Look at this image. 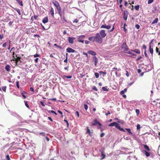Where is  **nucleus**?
Listing matches in <instances>:
<instances>
[{
    "instance_id": "nucleus-1",
    "label": "nucleus",
    "mask_w": 160,
    "mask_h": 160,
    "mask_svg": "<svg viewBox=\"0 0 160 160\" xmlns=\"http://www.w3.org/2000/svg\"><path fill=\"white\" fill-rule=\"evenodd\" d=\"M149 117L152 118V119H151L152 121L153 120L155 122L157 121L160 119V114L159 113H155L150 116Z\"/></svg>"
},
{
    "instance_id": "nucleus-2",
    "label": "nucleus",
    "mask_w": 160,
    "mask_h": 160,
    "mask_svg": "<svg viewBox=\"0 0 160 160\" xmlns=\"http://www.w3.org/2000/svg\"><path fill=\"white\" fill-rule=\"evenodd\" d=\"M108 126L109 127H113L115 126L119 130L123 132H125V130L123 128H121L119 124L117 123L116 122H114L111 123L108 125Z\"/></svg>"
},
{
    "instance_id": "nucleus-3",
    "label": "nucleus",
    "mask_w": 160,
    "mask_h": 160,
    "mask_svg": "<svg viewBox=\"0 0 160 160\" xmlns=\"http://www.w3.org/2000/svg\"><path fill=\"white\" fill-rule=\"evenodd\" d=\"M91 125L92 126L98 125V128L100 129L101 128L102 124L100 122H98L97 119H95L93 121V122L91 123Z\"/></svg>"
},
{
    "instance_id": "nucleus-4",
    "label": "nucleus",
    "mask_w": 160,
    "mask_h": 160,
    "mask_svg": "<svg viewBox=\"0 0 160 160\" xmlns=\"http://www.w3.org/2000/svg\"><path fill=\"white\" fill-rule=\"evenodd\" d=\"M9 111L10 112L11 115L17 118L20 121H22V118L19 114L16 113V112L11 111L9 110Z\"/></svg>"
},
{
    "instance_id": "nucleus-5",
    "label": "nucleus",
    "mask_w": 160,
    "mask_h": 160,
    "mask_svg": "<svg viewBox=\"0 0 160 160\" xmlns=\"http://www.w3.org/2000/svg\"><path fill=\"white\" fill-rule=\"evenodd\" d=\"M96 40V42L101 43L102 41V38L100 36V34L99 33H96L95 36H94Z\"/></svg>"
},
{
    "instance_id": "nucleus-6",
    "label": "nucleus",
    "mask_w": 160,
    "mask_h": 160,
    "mask_svg": "<svg viewBox=\"0 0 160 160\" xmlns=\"http://www.w3.org/2000/svg\"><path fill=\"white\" fill-rule=\"evenodd\" d=\"M121 48L124 51V53L126 52V51H128L129 49L128 46L127 45L126 42H123L121 46Z\"/></svg>"
},
{
    "instance_id": "nucleus-7",
    "label": "nucleus",
    "mask_w": 160,
    "mask_h": 160,
    "mask_svg": "<svg viewBox=\"0 0 160 160\" xmlns=\"http://www.w3.org/2000/svg\"><path fill=\"white\" fill-rule=\"evenodd\" d=\"M85 38V36L84 35H82L79 36L78 38V41L79 42L84 43V40H83Z\"/></svg>"
},
{
    "instance_id": "nucleus-8",
    "label": "nucleus",
    "mask_w": 160,
    "mask_h": 160,
    "mask_svg": "<svg viewBox=\"0 0 160 160\" xmlns=\"http://www.w3.org/2000/svg\"><path fill=\"white\" fill-rule=\"evenodd\" d=\"M52 3L56 7L57 10L61 8V7L60 6L58 2L56 0H54L52 2Z\"/></svg>"
},
{
    "instance_id": "nucleus-9",
    "label": "nucleus",
    "mask_w": 160,
    "mask_h": 160,
    "mask_svg": "<svg viewBox=\"0 0 160 160\" xmlns=\"http://www.w3.org/2000/svg\"><path fill=\"white\" fill-rule=\"evenodd\" d=\"M99 34L102 38L105 37L107 35L105 32V30H102L100 32Z\"/></svg>"
},
{
    "instance_id": "nucleus-10",
    "label": "nucleus",
    "mask_w": 160,
    "mask_h": 160,
    "mask_svg": "<svg viewBox=\"0 0 160 160\" xmlns=\"http://www.w3.org/2000/svg\"><path fill=\"white\" fill-rule=\"evenodd\" d=\"M92 61L94 63L95 66H97V63L98 62V59L96 56H93L92 58Z\"/></svg>"
},
{
    "instance_id": "nucleus-11",
    "label": "nucleus",
    "mask_w": 160,
    "mask_h": 160,
    "mask_svg": "<svg viewBox=\"0 0 160 160\" xmlns=\"http://www.w3.org/2000/svg\"><path fill=\"white\" fill-rule=\"evenodd\" d=\"M111 26L110 25H107L106 24H104V25H102L101 26L100 28H106L107 29H110V28H111Z\"/></svg>"
},
{
    "instance_id": "nucleus-12",
    "label": "nucleus",
    "mask_w": 160,
    "mask_h": 160,
    "mask_svg": "<svg viewBox=\"0 0 160 160\" xmlns=\"http://www.w3.org/2000/svg\"><path fill=\"white\" fill-rule=\"evenodd\" d=\"M99 151L100 152L101 156L102 157V158L101 159V160H102L105 158V155L104 154L105 152L103 150V149H100L99 150Z\"/></svg>"
},
{
    "instance_id": "nucleus-13",
    "label": "nucleus",
    "mask_w": 160,
    "mask_h": 160,
    "mask_svg": "<svg viewBox=\"0 0 160 160\" xmlns=\"http://www.w3.org/2000/svg\"><path fill=\"white\" fill-rule=\"evenodd\" d=\"M128 12L127 11L124 10L123 12V18L125 20H126L127 19Z\"/></svg>"
},
{
    "instance_id": "nucleus-14",
    "label": "nucleus",
    "mask_w": 160,
    "mask_h": 160,
    "mask_svg": "<svg viewBox=\"0 0 160 160\" xmlns=\"http://www.w3.org/2000/svg\"><path fill=\"white\" fill-rule=\"evenodd\" d=\"M66 51L68 53H73L76 52V51L70 48H68L66 49Z\"/></svg>"
},
{
    "instance_id": "nucleus-15",
    "label": "nucleus",
    "mask_w": 160,
    "mask_h": 160,
    "mask_svg": "<svg viewBox=\"0 0 160 160\" xmlns=\"http://www.w3.org/2000/svg\"><path fill=\"white\" fill-rule=\"evenodd\" d=\"M75 39V38L74 37H68V41H69V43L70 44H72L73 43V41Z\"/></svg>"
},
{
    "instance_id": "nucleus-16",
    "label": "nucleus",
    "mask_w": 160,
    "mask_h": 160,
    "mask_svg": "<svg viewBox=\"0 0 160 160\" xmlns=\"http://www.w3.org/2000/svg\"><path fill=\"white\" fill-rule=\"evenodd\" d=\"M88 53L91 55L95 56L96 55V52L92 50H89L88 52Z\"/></svg>"
},
{
    "instance_id": "nucleus-17",
    "label": "nucleus",
    "mask_w": 160,
    "mask_h": 160,
    "mask_svg": "<svg viewBox=\"0 0 160 160\" xmlns=\"http://www.w3.org/2000/svg\"><path fill=\"white\" fill-rule=\"evenodd\" d=\"M48 18L47 17H46L44 18L42 20V22L44 24L48 22Z\"/></svg>"
},
{
    "instance_id": "nucleus-18",
    "label": "nucleus",
    "mask_w": 160,
    "mask_h": 160,
    "mask_svg": "<svg viewBox=\"0 0 160 160\" xmlns=\"http://www.w3.org/2000/svg\"><path fill=\"white\" fill-rule=\"evenodd\" d=\"M88 39L89 41L92 42H94L95 41H96V40L94 36L90 37L88 38Z\"/></svg>"
},
{
    "instance_id": "nucleus-19",
    "label": "nucleus",
    "mask_w": 160,
    "mask_h": 160,
    "mask_svg": "<svg viewBox=\"0 0 160 160\" xmlns=\"http://www.w3.org/2000/svg\"><path fill=\"white\" fill-rule=\"evenodd\" d=\"M131 51L133 52H135L138 54H140L141 53L139 49H135L133 50L131 49Z\"/></svg>"
},
{
    "instance_id": "nucleus-20",
    "label": "nucleus",
    "mask_w": 160,
    "mask_h": 160,
    "mask_svg": "<svg viewBox=\"0 0 160 160\" xmlns=\"http://www.w3.org/2000/svg\"><path fill=\"white\" fill-rule=\"evenodd\" d=\"M50 13L52 17H54V9L52 7H51L50 10Z\"/></svg>"
},
{
    "instance_id": "nucleus-21",
    "label": "nucleus",
    "mask_w": 160,
    "mask_h": 160,
    "mask_svg": "<svg viewBox=\"0 0 160 160\" xmlns=\"http://www.w3.org/2000/svg\"><path fill=\"white\" fill-rule=\"evenodd\" d=\"M10 66L9 65H7L5 67V70L8 72H9L10 71Z\"/></svg>"
},
{
    "instance_id": "nucleus-22",
    "label": "nucleus",
    "mask_w": 160,
    "mask_h": 160,
    "mask_svg": "<svg viewBox=\"0 0 160 160\" xmlns=\"http://www.w3.org/2000/svg\"><path fill=\"white\" fill-rule=\"evenodd\" d=\"M143 152H144L145 154V155L146 156H147V157H149L150 155V154H151L150 152H147L146 150H144Z\"/></svg>"
},
{
    "instance_id": "nucleus-23",
    "label": "nucleus",
    "mask_w": 160,
    "mask_h": 160,
    "mask_svg": "<svg viewBox=\"0 0 160 160\" xmlns=\"http://www.w3.org/2000/svg\"><path fill=\"white\" fill-rule=\"evenodd\" d=\"M143 147L146 150H147L148 151H150V149L149 148V147L146 144H144L143 145Z\"/></svg>"
},
{
    "instance_id": "nucleus-24",
    "label": "nucleus",
    "mask_w": 160,
    "mask_h": 160,
    "mask_svg": "<svg viewBox=\"0 0 160 160\" xmlns=\"http://www.w3.org/2000/svg\"><path fill=\"white\" fill-rule=\"evenodd\" d=\"M17 2L21 6H23V3L22 1L20 0H16Z\"/></svg>"
},
{
    "instance_id": "nucleus-25",
    "label": "nucleus",
    "mask_w": 160,
    "mask_h": 160,
    "mask_svg": "<svg viewBox=\"0 0 160 160\" xmlns=\"http://www.w3.org/2000/svg\"><path fill=\"white\" fill-rule=\"evenodd\" d=\"M47 112L49 113H54V114L56 115H57V113L55 112L54 111H53V110H47Z\"/></svg>"
},
{
    "instance_id": "nucleus-26",
    "label": "nucleus",
    "mask_w": 160,
    "mask_h": 160,
    "mask_svg": "<svg viewBox=\"0 0 160 160\" xmlns=\"http://www.w3.org/2000/svg\"><path fill=\"white\" fill-rule=\"evenodd\" d=\"M149 50L150 52L152 54L153 53V49L151 47V45H149Z\"/></svg>"
},
{
    "instance_id": "nucleus-27",
    "label": "nucleus",
    "mask_w": 160,
    "mask_h": 160,
    "mask_svg": "<svg viewBox=\"0 0 160 160\" xmlns=\"http://www.w3.org/2000/svg\"><path fill=\"white\" fill-rule=\"evenodd\" d=\"M125 129L128 132L129 134H131L132 135V133L131 132V130L130 129L126 128Z\"/></svg>"
},
{
    "instance_id": "nucleus-28",
    "label": "nucleus",
    "mask_w": 160,
    "mask_h": 160,
    "mask_svg": "<svg viewBox=\"0 0 160 160\" xmlns=\"http://www.w3.org/2000/svg\"><path fill=\"white\" fill-rule=\"evenodd\" d=\"M127 91V89L126 88H125L123 90H122L120 92V93L121 95L123 94L125 92H126Z\"/></svg>"
},
{
    "instance_id": "nucleus-29",
    "label": "nucleus",
    "mask_w": 160,
    "mask_h": 160,
    "mask_svg": "<svg viewBox=\"0 0 160 160\" xmlns=\"http://www.w3.org/2000/svg\"><path fill=\"white\" fill-rule=\"evenodd\" d=\"M158 21V18H155L153 21L152 22V24H153L155 23H157Z\"/></svg>"
},
{
    "instance_id": "nucleus-30",
    "label": "nucleus",
    "mask_w": 160,
    "mask_h": 160,
    "mask_svg": "<svg viewBox=\"0 0 160 160\" xmlns=\"http://www.w3.org/2000/svg\"><path fill=\"white\" fill-rule=\"evenodd\" d=\"M99 73L100 74H102L103 77H104L106 74V72H103L102 71H99Z\"/></svg>"
},
{
    "instance_id": "nucleus-31",
    "label": "nucleus",
    "mask_w": 160,
    "mask_h": 160,
    "mask_svg": "<svg viewBox=\"0 0 160 160\" xmlns=\"http://www.w3.org/2000/svg\"><path fill=\"white\" fill-rule=\"evenodd\" d=\"M72 76H65V75H64L63 77H62V78H64L65 77V78H68V79H70L71 78H72Z\"/></svg>"
},
{
    "instance_id": "nucleus-32",
    "label": "nucleus",
    "mask_w": 160,
    "mask_h": 160,
    "mask_svg": "<svg viewBox=\"0 0 160 160\" xmlns=\"http://www.w3.org/2000/svg\"><path fill=\"white\" fill-rule=\"evenodd\" d=\"M57 10H58V14L60 15V17H61V16H62V14H61V8Z\"/></svg>"
},
{
    "instance_id": "nucleus-33",
    "label": "nucleus",
    "mask_w": 160,
    "mask_h": 160,
    "mask_svg": "<svg viewBox=\"0 0 160 160\" xmlns=\"http://www.w3.org/2000/svg\"><path fill=\"white\" fill-rule=\"evenodd\" d=\"M2 88L3 91H4V92H6V89L7 88L6 86H2Z\"/></svg>"
},
{
    "instance_id": "nucleus-34",
    "label": "nucleus",
    "mask_w": 160,
    "mask_h": 160,
    "mask_svg": "<svg viewBox=\"0 0 160 160\" xmlns=\"http://www.w3.org/2000/svg\"><path fill=\"white\" fill-rule=\"evenodd\" d=\"M24 102L25 104V105L26 107L28 108H29V107L28 104V102L27 101H24Z\"/></svg>"
},
{
    "instance_id": "nucleus-35",
    "label": "nucleus",
    "mask_w": 160,
    "mask_h": 160,
    "mask_svg": "<svg viewBox=\"0 0 160 160\" xmlns=\"http://www.w3.org/2000/svg\"><path fill=\"white\" fill-rule=\"evenodd\" d=\"M135 112L137 116L138 115L140 114V110L139 109H136Z\"/></svg>"
},
{
    "instance_id": "nucleus-36",
    "label": "nucleus",
    "mask_w": 160,
    "mask_h": 160,
    "mask_svg": "<svg viewBox=\"0 0 160 160\" xmlns=\"http://www.w3.org/2000/svg\"><path fill=\"white\" fill-rule=\"evenodd\" d=\"M107 87H102V89L103 91H108V90L107 88Z\"/></svg>"
},
{
    "instance_id": "nucleus-37",
    "label": "nucleus",
    "mask_w": 160,
    "mask_h": 160,
    "mask_svg": "<svg viewBox=\"0 0 160 160\" xmlns=\"http://www.w3.org/2000/svg\"><path fill=\"white\" fill-rule=\"evenodd\" d=\"M15 9L18 12V13L20 15H21V13L20 10L19 9L17 8H15Z\"/></svg>"
},
{
    "instance_id": "nucleus-38",
    "label": "nucleus",
    "mask_w": 160,
    "mask_h": 160,
    "mask_svg": "<svg viewBox=\"0 0 160 160\" xmlns=\"http://www.w3.org/2000/svg\"><path fill=\"white\" fill-rule=\"evenodd\" d=\"M87 131H86V133H89V134H90V130L89 129V128L88 127H87Z\"/></svg>"
},
{
    "instance_id": "nucleus-39",
    "label": "nucleus",
    "mask_w": 160,
    "mask_h": 160,
    "mask_svg": "<svg viewBox=\"0 0 160 160\" xmlns=\"http://www.w3.org/2000/svg\"><path fill=\"white\" fill-rule=\"evenodd\" d=\"M94 74H95V77H96V78H99V74L98 73L95 72Z\"/></svg>"
},
{
    "instance_id": "nucleus-40",
    "label": "nucleus",
    "mask_w": 160,
    "mask_h": 160,
    "mask_svg": "<svg viewBox=\"0 0 160 160\" xmlns=\"http://www.w3.org/2000/svg\"><path fill=\"white\" fill-rule=\"evenodd\" d=\"M131 55V56H129V57L133 58H135V56H137L136 54H134L133 53H132V54Z\"/></svg>"
},
{
    "instance_id": "nucleus-41",
    "label": "nucleus",
    "mask_w": 160,
    "mask_h": 160,
    "mask_svg": "<svg viewBox=\"0 0 160 160\" xmlns=\"http://www.w3.org/2000/svg\"><path fill=\"white\" fill-rule=\"evenodd\" d=\"M54 45L57 47V48H59V49H61L62 48V47L61 46L58 45L56 43H55Z\"/></svg>"
},
{
    "instance_id": "nucleus-42",
    "label": "nucleus",
    "mask_w": 160,
    "mask_h": 160,
    "mask_svg": "<svg viewBox=\"0 0 160 160\" xmlns=\"http://www.w3.org/2000/svg\"><path fill=\"white\" fill-rule=\"evenodd\" d=\"M135 8L136 10H138L139 9V5H137L135 6Z\"/></svg>"
},
{
    "instance_id": "nucleus-43",
    "label": "nucleus",
    "mask_w": 160,
    "mask_h": 160,
    "mask_svg": "<svg viewBox=\"0 0 160 160\" xmlns=\"http://www.w3.org/2000/svg\"><path fill=\"white\" fill-rule=\"evenodd\" d=\"M84 108L86 110H87L88 108V106L86 104H84Z\"/></svg>"
},
{
    "instance_id": "nucleus-44",
    "label": "nucleus",
    "mask_w": 160,
    "mask_h": 160,
    "mask_svg": "<svg viewBox=\"0 0 160 160\" xmlns=\"http://www.w3.org/2000/svg\"><path fill=\"white\" fill-rule=\"evenodd\" d=\"M16 86L18 88H19V82L18 81H17L16 82Z\"/></svg>"
},
{
    "instance_id": "nucleus-45",
    "label": "nucleus",
    "mask_w": 160,
    "mask_h": 160,
    "mask_svg": "<svg viewBox=\"0 0 160 160\" xmlns=\"http://www.w3.org/2000/svg\"><path fill=\"white\" fill-rule=\"evenodd\" d=\"M140 126L139 124H138L137 125V130H139L140 128Z\"/></svg>"
},
{
    "instance_id": "nucleus-46",
    "label": "nucleus",
    "mask_w": 160,
    "mask_h": 160,
    "mask_svg": "<svg viewBox=\"0 0 160 160\" xmlns=\"http://www.w3.org/2000/svg\"><path fill=\"white\" fill-rule=\"evenodd\" d=\"M6 158L7 160H10V157L9 155H7L6 156Z\"/></svg>"
},
{
    "instance_id": "nucleus-47",
    "label": "nucleus",
    "mask_w": 160,
    "mask_h": 160,
    "mask_svg": "<svg viewBox=\"0 0 160 160\" xmlns=\"http://www.w3.org/2000/svg\"><path fill=\"white\" fill-rule=\"evenodd\" d=\"M135 27L137 29H139L140 28V26H139V25H138V24H136V25H135Z\"/></svg>"
},
{
    "instance_id": "nucleus-48",
    "label": "nucleus",
    "mask_w": 160,
    "mask_h": 160,
    "mask_svg": "<svg viewBox=\"0 0 160 160\" xmlns=\"http://www.w3.org/2000/svg\"><path fill=\"white\" fill-rule=\"evenodd\" d=\"M146 52H147L146 50H145L144 52V55H145V57L147 58H148V57L147 54Z\"/></svg>"
},
{
    "instance_id": "nucleus-49",
    "label": "nucleus",
    "mask_w": 160,
    "mask_h": 160,
    "mask_svg": "<svg viewBox=\"0 0 160 160\" xmlns=\"http://www.w3.org/2000/svg\"><path fill=\"white\" fill-rule=\"evenodd\" d=\"M7 42H4L2 45V47H5L7 45Z\"/></svg>"
},
{
    "instance_id": "nucleus-50",
    "label": "nucleus",
    "mask_w": 160,
    "mask_h": 160,
    "mask_svg": "<svg viewBox=\"0 0 160 160\" xmlns=\"http://www.w3.org/2000/svg\"><path fill=\"white\" fill-rule=\"evenodd\" d=\"M92 89L95 91H98V89H97V88L95 86H94L92 88Z\"/></svg>"
},
{
    "instance_id": "nucleus-51",
    "label": "nucleus",
    "mask_w": 160,
    "mask_h": 160,
    "mask_svg": "<svg viewBox=\"0 0 160 160\" xmlns=\"http://www.w3.org/2000/svg\"><path fill=\"white\" fill-rule=\"evenodd\" d=\"M33 56H34V58H36V57H39L40 56V55H39L38 54H36L34 55H33Z\"/></svg>"
},
{
    "instance_id": "nucleus-52",
    "label": "nucleus",
    "mask_w": 160,
    "mask_h": 160,
    "mask_svg": "<svg viewBox=\"0 0 160 160\" xmlns=\"http://www.w3.org/2000/svg\"><path fill=\"white\" fill-rule=\"evenodd\" d=\"M156 53H158V54L159 52H160V51H159V49H158V48L157 47L156 48Z\"/></svg>"
},
{
    "instance_id": "nucleus-53",
    "label": "nucleus",
    "mask_w": 160,
    "mask_h": 160,
    "mask_svg": "<svg viewBox=\"0 0 160 160\" xmlns=\"http://www.w3.org/2000/svg\"><path fill=\"white\" fill-rule=\"evenodd\" d=\"M153 0H148V4H149L152 3L153 2Z\"/></svg>"
},
{
    "instance_id": "nucleus-54",
    "label": "nucleus",
    "mask_w": 160,
    "mask_h": 160,
    "mask_svg": "<svg viewBox=\"0 0 160 160\" xmlns=\"http://www.w3.org/2000/svg\"><path fill=\"white\" fill-rule=\"evenodd\" d=\"M142 58V57L141 56H140L139 57L137 58V59H136V61H139Z\"/></svg>"
},
{
    "instance_id": "nucleus-55",
    "label": "nucleus",
    "mask_w": 160,
    "mask_h": 160,
    "mask_svg": "<svg viewBox=\"0 0 160 160\" xmlns=\"http://www.w3.org/2000/svg\"><path fill=\"white\" fill-rule=\"evenodd\" d=\"M78 20L77 19H75L74 21H73V23L76 22L78 23Z\"/></svg>"
},
{
    "instance_id": "nucleus-56",
    "label": "nucleus",
    "mask_w": 160,
    "mask_h": 160,
    "mask_svg": "<svg viewBox=\"0 0 160 160\" xmlns=\"http://www.w3.org/2000/svg\"><path fill=\"white\" fill-rule=\"evenodd\" d=\"M142 48L143 49H144L145 50H146V48H147V47H146V45L144 44H143L142 46Z\"/></svg>"
},
{
    "instance_id": "nucleus-57",
    "label": "nucleus",
    "mask_w": 160,
    "mask_h": 160,
    "mask_svg": "<svg viewBox=\"0 0 160 160\" xmlns=\"http://www.w3.org/2000/svg\"><path fill=\"white\" fill-rule=\"evenodd\" d=\"M22 95L24 98H26V96L24 94L23 92L22 93Z\"/></svg>"
},
{
    "instance_id": "nucleus-58",
    "label": "nucleus",
    "mask_w": 160,
    "mask_h": 160,
    "mask_svg": "<svg viewBox=\"0 0 160 160\" xmlns=\"http://www.w3.org/2000/svg\"><path fill=\"white\" fill-rule=\"evenodd\" d=\"M40 103L43 106V107H44L45 105V104H44V103L42 101H40Z\"/></svg>"
},
{
    "instance_id": "nucleus-59",
    "label": "nucleus",
    "mask_w": 160,
    "mask_h": 160,
    "mask_svg": "<svg viewBox=\"0 0 160 160\" xmlns=\"http://www.w3.org/2000/svg\"><path fill=\"white\" fill-rule=\"evenodd\" d=\"M33 18H34V19H37L38 17V16L36 15H34V16H33Z\"/></svg>"
},
{
    "instance_id": "nucleus-60",
    "label": "nucleus",
    "mask_w": 160,
    "mask_h": 160,
    "mask_svg": "<svg viewBox=\"0 0 160 160\" xmlns=\"http://www.w3.org/2000/svg\"><path fill=\"white\" fill-rule=\"evenodd\" d=\"M3 35L0 34V39H3Z\"/></svg>"
},
{
    "instance_id": "nucleus-61",
    "label": "nucleus",
    "mask_w": 160,
    "mask_h": 160,
    "mask_svg": "<svg viewBox=\"0 0 160 160\" xmlns=\"http://www.w3.org/2000/svg\"><path fill=\"white\" fill-rule=\"evenodd\" d=\"M30 90L31 92H34V89H33V88L32 87H30Z\"/></svg>"
},
{
    "instance_id": "nucleus-62",
    "label": "nucleus",
    "mask_w": 160,
    "mask_h": 160,
    "mask_svg": "<svg viewBox=\"0 0 160 160\" xmlns=\"http://www.w3.org/2000/svg\"><path fill=\"white\" fill-rule=\"evenodd\" d=\"M76 115L77 116V117H79V113L77 111L76 112Z\"/></svg>"
},
{
    "instance_id": "nucleus-63",
    "label": "nucleus",
    "mask_w": 160,
    "mask_h": 160,
    "mask_svg": "<svg viewBox=\"0 0 160 160\" xmlns=\"http://www.w3.org/2000/svg\"><path fill=\"white\" fill-rule=\"evenodd\" d=\"M118 122L119 123H121L122 124L123 123V121L122 120H119L118 121Z\"/></svg>"
},
{
    "instance_id": "nucleus-64",
    "label": "nucleus",
    "mask_w": 160,
    "mask_h": 160,
    "mask_svg": "<svg viewBox=\"0 0 160 160\" xmlns=\"http://www.w3.org/2000/svg\"><path fill=\"white\" fill-rule=\"evenodd\" d=\"M104 133L102 132V133L101 134H100V137L101 138H102V137H103L104 135Z\"/></svg>"
}]
</instances>
